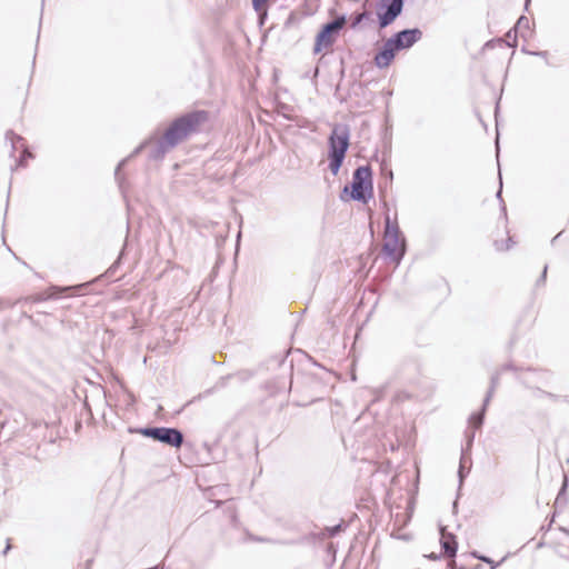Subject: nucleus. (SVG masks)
I'll return each instance as SVG.
<instances>
[{
    "label": "nucleus",
    "mask_w": 569,
    "mask_h": 569,
    "mask_svg": "<svg viewBox=\"0 0 569 569\" xmlns=\"http://www.w3.org/2000/svg\"><path fill=\"white\" fill-rule=\"evenodd\" d=\"M207 120L208 113L206 111L189 112L176 119L166 130L163 138L156 142L150 156L153 159L162 158L170 149L174 148L191 133L197 132Z\"/></svg>",
    "instance_id": "obj_1"
},
{
    "label": "nucleus",
    "mask_w": 569,
    "mask_h": 569,
    "mask_svg": "<svg viewBox=\"0 0 569 569\" xmlns=\"http://www.w3.org/2000/svg\"><path fill=\"white\" fill-rule=\"evenodd\" d=\"M349 129L345 124L335 126L329 137V169L333 176L338 174L346 152L349 148Z\"/></svg>",
    "instance_id": "obj_2"
},
{
    "label": "nucleus",
    "mask_w": 569,
    "mask_h": 569,
    "mask_svg": "<svg viewBox=\"0 0 569 569\" xmlns=\"http://www.w3.org/2000/svg\"><path fill=\"white\" fill-rule=\"evenodd\" d=\"M383 252L398 266L406 252L405 238L401 236L397 222H392L390 217H386L383 234Z\"/></svg>",
    "instance_id": "obj_3"
},
{
    "label": "nucleus",
    "mask_w": 569,
    "mask_h": 569,
    "mask_svg": "<svg viewBox=\"0 0 569 569\" xmlns=\"http://www.w3.org/2000/svg\"><path fill=\"white\" fill-rule=\"evenodd\" d=\"M345 24L346 18L338 17L337 19L323 26L321 31L317 34L313 52L320 53L322 50L330 48Z\"/></svg>",
    "instance_id": "obj_4"
},
{
    "label": "nucleus",
    "mask_w": 569,
    "mask_h": 569,
    "mask_svg": "<svg viewBox=\"0 0 569 569\" xmlns=\"http://www.w3.org/2000/svg\"><path fill=\"white\" fill-rule=\"evenodd\" d=\"M372 192L371 169L362 166L356 169L351 183V198L353 200L366 201V192Z\"/></svg>",
    "instance_id": "obj_5"
},
{
    "label": "nucleus",
    "mask_w": 569,
    "mask_h": 569,
    "mask_svg": "<svg viewBox=\"0 0 569 569\" xmlns=\"http://www.w3.org/2000/svg\"><path fill=\"white\" fill-rule=\"evenodd\" d=\"M141 433L174 448H179L183 441L182 433L174 428H146L141 430Z\"/></svg>",
    "instance_id": "obj_6"
},
{
    "label": "nucleus",
    "mask_w": 569,
    "mask_h": 569,
    "mask_svg": "<svg viewBox=\"0 0 569 569\" xmlns=\"http://www.w3.org/2000/svg\"><path fill=\"white\" fill-rule=\"evenodd\" d=\"M422 37V32L419 29H406L398 32L392 38L388 39L393 48L398 50L408 49L418 42Z\"/></svg>",
    "instance_id": "obj_7"
},
{
    "label": "nucleus",
    "mask_w": 569,
    "mask_h": 569,
    "mask_svg": "<svg viewBox=\"0 0 569 569\" xmlns=\"http://www.w3.org/2000/svg\"><path fill=\"white\" fill-rule=\"evenodd\" d=\"M402 0H392L388 6L385 13L379 14V24L380 28H386L389 26L400 13L402 10Z\"/></svg>",
    "instance_id": "obj_8"
},
{
    "label": "nucleus",
    "mask_w": 569,
    "mask_h": 569,
    "mask_svg": "<svg viewBox=\"0 0 569 569\" xmlns=\"http://www.w3.org/2000/svg\"><path fill=\"white\" fill-rule=\"evenodd\" d=\"M397 49L393 48L392 43L387 40L383 44L382 50L376 54L375 62L379 68H386L395 58Z\"/></svg>",
    "instance_id": "obj_9"
},
{
    "label": "nucleus",
    "mask_w": 569,
    "mask_h": 569,
    "mask_svg": "<svg viewBox=\"0 0 569 569\" xmlns=\"http://www.w3.org/2000/svg\"><path fill=\"white\" fill-rule=\"evenodd\" d=\"M440 535H441V545L445 550V552L453 557L457 552V543L455 540V536L452 533L447 532L446 527H440Z\"/></svg>",
    "instance_id": "obj_10"
},
{
    "label": "nucleus",
    "mask_w": 569,
    "mask_h": 569,
    "mask_svg": "<svg viewBox=\"0 0 569 569\" xmlns=\"http://www.w3.org/2000/svg\"><path fill=\"white\" fill-rule=\"evenodd\" d=\"M496 383H497V380L496 378H492L491 380V387L487 393V397L485 399V402H483V408H482V411L479 412V413H475L470 417V423L475 427V428H480L481 425H482V421H483V411L486 410V407L488 406L491 397H492V393H493V390L496 388Z\"/></svg>",
    "instance_id": "obj_11"
},
{
    "label": "nucleus",
    "mask_w": 569,
    "mask_h": 569,
    "mask_svg": "<svg viewBox=\"0 0 569 569\" xmlns=\"http://www.w3.org/2000/svg\"><path fill=\"white\" fill-rule=\"evenodd\" d=\"M515 31L519 32L520 36L526 37L530 33V21L527 17L522 16L518 19Z\"/></svg>",
    "instance_id": "obj_12"
},
{
    "label": "nucleus",
    "mask_w": 569,
    "mask_h": 569,
    "mask_svg": "<svg viewBox=\"0 0 569 569\" xmlns=\"http://www.w3.org/2000/svg\"><path fill=\"white\" fill-rule=\"evenodd\" d=\"M268 0H252V6L257 12H261L264 10V6Z\"/></svg>",
    "instance_id": "obj_13"
},
{
    "label": "nucleus",
    "mask_w": 569,
    "mask_h": 569,
    "mask_svg": "<svg viewBox=\"0 0 569 569\" xmlns=\"http://www.w3.org/2000/svg\"><path fill=\"white\" fill-rule=\"evenodd\" d=\"M519 32H516L515 29L513 30H510L507 34H506V38L508 40V43L509 46H515V42H516V39H517V34Z\"/></svg>",
    "instance_id": "obj_14"
},
{
    "label": "nucleus",
    "mask_w": 569,
    "mask_h": 569,
    "mask_svg": "<svg viewBox=\"0 0 569 569\" xmlns=\"http://www.w3.org/2000/svg\"><path fill=\"white\" fill-rule=\"evenodd\" d=\"M472 556L478 558V559H480V560H482V561H485V562H487V563H489L491 566V569L497 568V566L499 565V563H495L490 558H487V557H483V556H479L477 552H472Z\"/></svg>",
    "instance_id": "obj_15"
},
{
    "label": "nucleus",
    "mask_w": 569,
    "mask_h": 569,
    "mask_svg": "<svg viewBox=\"0 0 569 569\" xmlns=\"http://www.w3.org/2000/svg\"><path fill=\"white\" fill-rule=\"evenodd\" d=\"M458 475H459V481L461 485L463 481V478H465V458L463 457L460 460V467H459Z\"/></svg>",
    "instance_id": "obj_16"
},
{
    "label": "nucleus",
    "mask_w": 569,
    "mask_h": 569,
    "mask_svg": "<svg viewBox=\"0 0 569 569\" xmlns=\"http://www.w3.org/2000/svg\"><path fill=\"white\" fill-rule=\"evenodd\" d=\"M126 161H127V159L122 160V161L118 164V167H117V169H116V173H114V174H116L117 180H119V172H120V170H121L122 166L126 163Z\"/></svg>",
    "instance_id": "obj_17"
},
{
    "label": "nucleus",
    "mask_w": 569,
    "mask_h": 569,
    "mask_svg": "<svg viewBox=\"0 0 569 569\" xmlns=\"http://www.w3.org/2000/svg\"><path fill=\"white\" fill-rule=\"evenodd\" d=\"M27 157H31V153H30L29 151L24 150V151H23V156H22V157H21V159H20V163H21V164L23 163V161H24V159H26Z\"/></svg>",
    "instance_id": "obj_18"
},
{
    "label": "nucleus",
    "mask_w": 569,
    "mask_h": 569,
    "mask_svg": "<svg viewBox=\"0 0 569 569\" xmlns=\"http://www.w3.org/2000/svg\"><path fill=\"white\" fill-rule=\"evenodd\" d=\"M339 529H340V526H337V527L332 528V532L331 533L335 535L337 531H339Z\"/></svg>",
    "instance_id": "obj_19"
},
{
    "label": "nucleus",
    "mask_w": 569,
    "mask_h": 569,
    "mask_svg": "<svg viewBox=\"0 0 569 569\" xmlns=\"http://www.w3.org/2000/svg\"><path fill=\"white\" fill-rule=\"evenodd\" d=\"M363 16H365L363 13H362V14H360V16H358V18H357V23H359V22L362 20Z\"/></svg>",
    "instance_id": "obj_20"
},
{
    "label": "nucleus",
    "mask_w": 569,
    "mask_h": 569,
    "mask_svg": "<svg viewBox=\"0 0 569 569\" xmlns=\"http://www.w3.org/2000/svg\"><path fill=\"white\" fill-rule=\"evenodd\" d=\"M142 147L143 146H140L139 148H137L136 151L133 152V154L138 153L141 150Z\"/></svg>",
    "instance_id": "obj_21"
},
{
    "label": "nucleus",
    "mask_w": 569,
    "mask_h": 569,
    "mask_svg": "<svg viewBox=\"0 0 569 569\" xmlns=\"http://www.w3.org/2000/svg\"><path fill=\"white\" fill-rule=\"evenodd\" d=\"M473 438H475V433L472 432V433L470 435V439H469V441L471 442Z\"/></svg>",
    "instance_id": "obj_22"
},
{
    "label": "nucleus",
    "mask_w": 569,
    "mask_h": 569,
    "mask_svg": "<svg viewBox=\"0 0 569 569\" xmlns=\"http://www.w3.org/2000/svg\"><path fill=\"white\" fill-rule=\"evenodd\" d=\"M9 549H10V545L7 546V548L4 549L3 553H7Z\"/></svg>",
    "instance_id": "obj_23"
},
{
    "label": "nucleus",
    "mask_w": 569,
    "mask_h": 569,
    "mask_svg": "<svg viewBox=\"0 0 569 569\" xmlns=\"http://www.w3.org/2000/svg\"><path fill=\"white\" fill-rule=\"evenodd\" d=\"M546 272H547V267H545V269H543L542 277H545V276H546Z\"/></svg>",
    "instance_id": "obj_24"
},
{
    "label": "nucleus",
    "mask_w": 569,
    "mask_h": 569,
    "mask_svg": "<svg viewBox=\"0 0 569 569\" xmlns=\"http://www.w3.org/2000/svg\"><path fill=\"white\" fill-rule=\"evenodd\" d=\"M460 569H465V568H460Z\"/></svg>",
    "instance_id": "obj_25"
}]
</instances>
